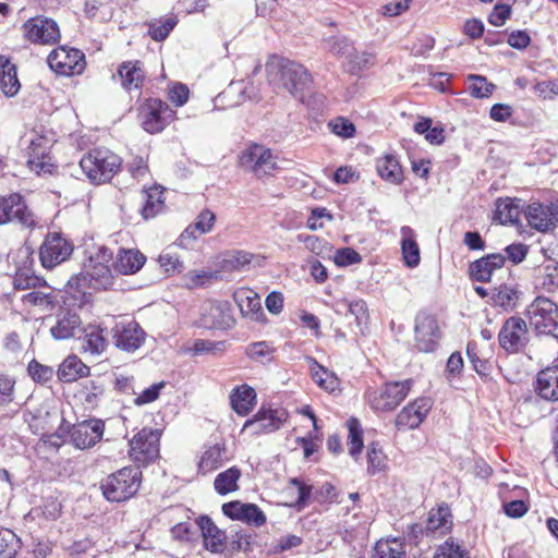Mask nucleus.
<instances>
[{
	"instance_id": "58836bf2",
	"label": "nucleus",
	"mask_w": 558,
	"mask_h": 558,
	"mask_svg": "<svg viewBox=\"0 0 558 558\" xmlns=\"http://www.w3.org/2000/svg\"><path fill=\"white\" fill-rule=\"evenodd\" d=\"M107 348V340L104 329L99 326L90 325L84 329L83 349L93 355L101 354Z\"/></svg>"
},
{
	"instance_id": "7ed1b4c3",
	"label": "nucleus",
	"mask_w": 558,
	"mask_h": 558,
	"mask_svg": "<svg viewBox=\"0 0 558 558\" xmlns=\"http://www.w3.org/2000/svg\"><path fill=\"white\" fill-rule=\"evenodd\" d=\"M121 158L108 149H94L84 155L80 167L94 183L109 181L119 170Z\"/></svg>"
},
{
	"instance_id": "f704fd0d",
	"label": "nucleus",
	"mask_w": 558,
	"mask_h": 558,
	"mask_svg": "<svg viewBox=\"0 0 558 558\" xmlns=\"http://www.w3.org/2000/svg\"><path fill=\"white\" fill-rule=\"evenodd\" d=\"M255 399V390L247 385L234 388L230 395L232 409L240 415L248 414L254 405Z\"/></svg>"
},
{
	"instance_id": "9d476101",
	"label": "nucleus",
	"mask_w": 558,
	"mask_h": 558,
	"mask_svg": "<svg viewBox=\"0 0 558 558\" xmlns=\"http://www.w3.org/2000/svg\"><path fill=\"white\" fill-rule=\"evenodd\" d=\"M73 253L72 243L58 232L48 233L39 248L44 268L52 269L69 259Z\"/></svg>"
},
{
	"instance_id": "6ab92c4d",
	"label": "nucleus",
	"mask_w": 558,
	"mask_h": 558,
	"mask_svg": "<svg viewBox=\"0 0 558 558\" xmlns=\"http://www.w3.org/2000/svg\"><path fill=\"white\" fill-rule=\"evenodd\" d=\"M113 339L117 348L133 352L144 342V331L134 320L121 322L113 328Z\"/></svg>"
},
{
	"instance_id": "cd10ccee",
	"label": "nucleus",
	"mask_w": 558,
	"mask_h": 558,
	"mask_svg": "<svg viewBox=\"0 0 558 558\" xmlns=\"http://www.w3.org/2000/svg\"><path fill=\"white\" fill-rule=\"evenodd\" d=\"M197 525L202 531L205 548L211 553L221 551L226 538L225 533L206 515L197 519Z\"/></svg>"
},
{
	"instance_id": "09e8293b",
	"label": "nucleus",
	"mask_w": 558,
	"mask_h": 558,
	"mask_svg": "<svg viewBox=\"0 0 558 558\" xmlns=\"http://www.w3.org/2000/svg\"><path fill=\"white\" fill-rule=\"evenodd\" d=\"M298 241L304 243L305 247L317 256H330L332 252L331 245L325 240L316 235L299 234Z\"/></svg>"
},
{
	"instance_id": "393cba45",
	"label": "nucleus",
	"mask_w": 558,
	"mask_h": 558,
	"mask_svg": "<svg viewBox=\"0 0 558 558\" xmlns=\"http://www.w3.org/2000/svg\"><path fill=\"white\" fill-rule=\"evenodd\" d=\"M505 263L506 257L502 254H488L470 265V276L476 281L488 282L494 271L501 269Z\"/></svg>"
},
{
	"instance_id": "7c9ffc66",
	"label": "nucleus",
	"mask_w": 558,
	"mask_h": 558,
	"mask_svg": "<svg viewBox=\"0 0 558 558\" xmlns=\"http://www.w3.org/2000/svg\"><path fill=\"white\" fill-rule=\"evenodd\" d=\"M376 169L379 177L391 184H400L403 181V172L395 155L386 154L377 158Z\"/></svg>"
},
{
	"instance_id": "6e6d98bb",
	"label": "nucleus",
	"mask_w": 558,
	"mask_h": 558,
	"mask_svg": "<svg viewBox=\"0 0 558 558\" xmlns=\"http://www.w3.org/2000/svg\"><path fill=\"white\" fill-rule=\"evenodd\" d=\"M469 80L471 81L469 90L474 98L489 97L495 88V85L487 82L486 77L484 76L470 75Z\"/></svg>"
},
{
	"instance_id": "4be33fe9",
	"label": "nucleus",
	"mask_w": 558,
	"mask_h": 558,
	"mask_svg": "<svg viewBox=\"0 0 558 558\" xmlns=\"http://www.w3.org/2000/svg\"><path fill=\"white\" fill-rule=\"evenodd\" d=\"M529 225L539 231L547 232L554 229L558 222V214L553 206L532 203L525 211Z\"/></svg>"
},
{
	"instance_id": "49530a36",
	"label": "nucleus",
	"mask_w": 558,
	"mask_h": 558,
	"mask_svg": "<svg viewBox=\"0 0 558 558\" xmlns=\"http://www.w3.org/2000/svg\"><path fill=\"white\" fill-rule=\"evenodd\" d=\"M387 468V458L377 442L373 441L367 447V473L375 475Z\"/></svg>"
},
{
	"instance_id": "e2e57ef3",
	"label": "nucleus",
	"mask_w": 558,
	"mask_h": 558,
	"mask_svg": "<svg viewBox=\"0 0 558 558\" xmlns=\"http://www.w3.org/2000/svg\"><path fill=\"white\" fill-rule=\"evenodd\" d=\"M17 551V539L9 531L0 533V558H14Z\"/></svg>"
},
{
	"instance_id": "2eb2a0df",
	"label": "nucleus",
	"mask_w": 558,
	"mask_h": 558,
	"mask_svg": "<svg viewBox=\"0 0 558 558\" xmlns=\"http://www.w3.org/2000/svg\"><path fill=\"white\" fill-rule=\"evenodd\" d=\"M440 339L436 318L427 313H420L415 324V343L422 352H433Z\"/></svg>"
},
{
	"instance_id": "de8ad7c7",
	"label": "nucleus",
	"mask_w": 558,
	"mask_h": 558,
	"mask_svg": "<svg viewBox=\"0 0 558 558\" xmlns=\"http://www.w3.org/2000/svg\"><path fill=\"white\" fill-rule=\"evenodd\" d=\"M347 60L345 66L351 73H357L375 64V56L373 53L354 49L349 53Z\"/></svg>"
},
{
	"instance_id": "338daca9",
	"label": "nucleus",
	"mask_w": 558,
	"mask_h": 558,
	"mask_svg": "<svg viewBox=\"0 0 558 558\" xmlns=\"http://www.w3.org/2000/svg\"><path fill=\"white\" fill-rule=\"evenodd\" d=\"M361 259V255L351 247L340 248L333 255L335 263L341 267L357 264Z\"/></svg>"
},
{
	"instance_id": "f8f14e48",
	"label": "nucleus",
	"mask_w": 558,
	"mask_h": 558,
	"mask_svg": "<svg viewBox=\"0 0 558 558\" xmlns=\"http://www.w3.org/2000/svg\"><path fill=\"white\" fill-rule=\"evenodd\" d=\"M527 325L518 316L509 317L498 335L500 347L508 353L521 351L527 343Z\"/></svg>"
},
{
	"instance_id": "20e7f679",
	"label": "nucleus",
	"mask_w": 558,
	"mask_h": 558,
	"mask_svg": "<svg viewBox=\"0 0 558 558\" xmlns=\"http://www.w3.org/2000/svg\"><path fill=\"white\" fill-rule=\"evenodd\" d=\"M141 471L136 468H123L109 475L101 483L105 498L109 501L121 502L133 497L141 484Z\"/></svg>"
},
{
	"instance_id": "5fc2aeb1",
	"label": "nucleus",
	"mask_w": 558,
	"mask_h": 558,
	"mask_svg": "<svg viewBox=\"0 0 558 558\" xmlns=\"http://www.w3.org/2000/svg\"><path fill=\"white\" fill-rule=\"evenodd\" d=\"M254 254L246 251H233L223 259V267L228 270H240L250 265Z\"/></svg>"
},
{
	"instance_id": "412c9836",
	"label": "nucleus",
	"mask_w": 558,
	"mask_h": 558,
	"mask_svg": "<svg viewBox=\"0 0 558 558\" xmlns=\"http://www.w3.org/2000/svg\"><path fill=\"white\" fill-rule=\"evenodd\" d=\"M223 513L233 519L254 526H262L266 522V515L255 504L230 501L222 506Z\"/></svg>"
},
{
	"instance_id": "423d86ee",
	"label": "nucleus",
	"mask_w": 558,
	"mask_h": 558,
	"mask_svg": "<svg viewBox=\"0 0 558 558\" xmlns=\"http://www.w3.org/2000/svg\"><path fill=\"white\" fill-rule=\"evenodd\" d=\"M412 386L413 379L387 383L381 389L367 393L368 403L375 411H392L407 398Z\"/></svg>"
},
{
	"instance_id": "b1692460",
	"label": "nucleus",
	"mask_w": 558,
	"mask_h": 558,
	"mask_svg": "<svg viewBox=\"0 0 558 558\" xmlns=\"http://www.w3.org/2000/svg\"><path fill=\"white\" fill-rule=\"evenodd\" d=\"M287 418V413L281 409L259 410L252 420L244 424V428L253 427L256 433H270L278 429Z\"/></svg>"
},
{
	"instance_id": "37998d69",
	"label": "nucleus",
	"mask_w": 558,
	"mask_h": 558,
	"mask_svg": "<svg viewBox=\"0 0 558 558\" xmlns=\"http://www.w3.org/2000/svg\"><path fill=\"white\" fill-rule=\"evenodd\" d=\"M225 446L214 445L205 450L198 461L199 472L206 474L220 468L223 463Z\"/></svg>"
},
{
	"instance_id": "4468645a",
	"label": "nucleus",
	"mask_w": 558,
	"mask_h": 558,
	"mask_svg": "<svg viewBox=\"0 0 558 558\" xmlns=\"http://www.w3.org/2000/svg\"><path fill=\"white\" fill-rule=\"evenodd\" d=\"M1 208H3L4 225L15 219L24 228H35L36 218L27 207L24 198L19 193L8 196H0Z\"/></svg>"
},
{
	"instance_id": "f257e3e1",
	"label": "nucleus",
	"mask_w": 558,
	"mask_h": 558,
	"mask_svg": "<svg viewBox=\"0 0 558 558\" xmlns=\"http://www.w3.org/2000/svg\"><path fill=\"white\" fill-rule=\"evenodd\" d=\"M268 83L278 89H283L296 98H302L303 92L311 85L308 71L300 63L271 56L266 62Z\"/></svg>"
},
{
	"instance_id": "052dcab7",
	"label": "nucleus",
	"mask_w": 558,
	"mask_h": 558,
	"mask_svg": "<svg viewBox=\"0 0 558 558\" xmlns=\"http://www.w3.org/2000/svg\"><path fill=\"white\" fill-rule=\"evenodd\" d=\"M328 126L333 134L343 138H350L355 133L354 124L342 117L331 120Z\"/></svg>"
},
{
	"instance_id": "c03bdc74",
	"label": "nucleus",
	"mask_w": 558,
	"mask_h": 558,
	"mask_svg": "<svg viewBox=\"0 0 558 558\" xmlns=\"http://www.w3.org/2000/svg\"><path fill=\"white\" fill-rule=\"evenodd\" d=\"M377 558H404L405 544L399 538L380 539L375 545Z\"/></svg>"
},
{
	"instance_id": "13d9d810",
	"label": "nucleus",
	"mask_w": 558,
	"mask_h": 558,
	"mask_svg": "<svg viewBox=\"0 0 558 558\" xmlns=\"http://www.w3.org/2000/svg\"><path fill=\"white\" fill-rule=\"evenodd\" d=\"M27 372L32 379L39 384H45L49 381L54 374V371L52 367L48 365L40 364L36 360H33L29 362Z\"/></svg>"
},
{
	"instance_id": "f3484780",
	"label": "nucleus",
	"mask_w": 558,
	"mask_h": 558,
	"mask_svg": "<svg viewBox=\"0 0 558 558\" xmlns=\"http://www.w3.org/2000/svg\"><path fill=\"white\" fill-rule=\"evenodd\" d=\"M111 260L112 253L106 247H100L84 265L87 276L95 281V286L106 288L111 284L112 276L109 267Z\"/></svg>"
},
{
	"instance_id": "864d4df0",
	"label": "nucleus",
	"mask_w": 558,
	"mask_h": 558,
	"mask_svg": "<svg viewBox=\"0 0 558 558\" xmlns=\"http://www.w3.org/2000/svg\"><path fill=\"white\" fill-rule=\"evenodd\" d=\"M226 348L223 341H211L206 339H196L193 341L192 345L186 349V351L191 352L194 355L202 354H217L221 353Z\"/></svg>"
},
{
	"instance_id": "a211bd4d",
	"label": "nucleus",
	"mask_w": 558,
	"mask_h": 558,
	"mask_svg": "<svg viewBox=\"0 0 558 558\" xmlns=\"http://www.w3.org/2000/svg\"><path fill=\"white\" fill-rule=\"evenodd\" d=\"M432 408L428 398H418L404 407L396 417V426L399 430L417 428Z\"/></svg>"
},
{
	"instance_id": "9b49d317",
	"label": "nucleus",
	"mask_w": 558,
	"mask_h": 558,
	"mask_svg": "<svg viewBox=\"0 0 558 558\" xmlns=\"http://www.w3.org/2000/svg\"><path fill=\"white\" fill-rule=\"evenodd\" d=\"M48 64L58 74L76 75L85 69V57L77 49L62 46L49 53Z\"/></svg>"
},
{
	"instance_id": "4c0bfd02",
	"label": "nucleus",
	"mask_w": 558,
	"mask_h": 558,
	"mask_svg": "<svg viewBox=\"0 0 558 558\" xmlns=\"http://www.w3.org/2000/svg\"><path fill=\"white\" fill-rule=\"evenodd\" d=\"M522 213L521 201L520 199H499L496 204L495 217L500 221V223H517L520 220V216Z\"/></svg>"
},
{
	"instance_id": "e433bc0d",
	"label": "nucleus",
	"mask_w": 558,
	"mask_h": 558,
	"mask_svg": "<svg viewBox=\"0 0 558 558\" xmlns=\"http://www.w3.org/2000/svg\"><path fill=\"white\" fill-rule=\"evenodd\" d=\"M451 512L447 505H441L438 508L432 509L429 511L426 521L427 531L445 534L451 530Z\"/></svg>"
},
{
	"instance_id": "a19ab883",
	"label": "nucleus",
	"mask_w": 558,
	"mask_h": 558,
	"mask_svg": "<svg viewBox=\"0 0 558 558\" xmlns=\"http://www.w3.org/2000/svg\"><path fill=\"white\" fill-rule=\"evenodd\" d=\"M537 281L544 291L556 292L558 290V262L548 259L539 266Z\"/></svg>"
},
{
	"instance_id": "680f3d73",
	"label": "nucleus",
	"mask_w": 558,
	"mask_h": 558,
	"mask_svg": "<svg viewBox=\"0 0 558 558\" xmlns=\"http://www.w3.org/2000/svg\"><path fill=\"white\" fill-rule=\"evenodd\" d=\"M218 272L206 270H193L185 275V283L189 288H197L205 284L207 281L218 279Z\"/></svg>"
},
{
	"instance_id": "39448f33",
	"label": "nucleus",
	"mask_w": 558,
	"mask_h": 558,
	"mask_svg": "<svg viewBox=\"0 0 558 558\" xmlns=\"http://www.w3.org/2000/svg\"><path fill=\"white\" fill-rule=\"evenodd\" d=\"M530 324L538 333L558 338V305L545 296H537L527 307Z\"/></svg>"
},
{
	"instance_id": "dca6fc26",
	"label": "nucleus",
	"mask_w": 558,
	"mask_h": 558,
	"mask_svg": "<svg viewBox=\"0 0 558 558\" xmlns=\"http://www.w3.org/2000/svg\"><path fill=\"white\" fill-rule=\"evenodd\" d=\"M104 430V421L86 420L72 427L70 437L76 448L87 449L95 446L102 438Z\"/></svg>"
},
{
	"instance_id": "0e129e2a",
	"label": "nucleus",
	"mask_w": 558,
	"mask_h": 558,
	"mask_svg": "<svg viewBox=\"0 0 558 558\" xmlns=\"http://www.w3.org/2000/svg\"><path fill=\"white\" fill-rule=\"evenodd\" d=\"M158 262L160 267L168 274L181 272L183 269V263L180 260L179 256L168 251L159 255Z\"/></svg>"
},
{
	"instance_id": "8fccbe9b",
	"label": "nucleus",
	"mask_w": 558,
	"mask_h": 558,
	"mask_svg": "<svg viewBox=\"0 0 558 558\" xmlns=\"http://www.w3.org/2000/svg\"><path fill=\"white\" fill-rule=\"evenodd\" d=\"M434 558H469V551L453 538H448L437 547Z\"/></svg>"
},
{
	"instance_id": "aec40b11",
	"label": "nucleus",
	"mask_w": 558,
	"mask_h": 558,
	"mask_svg": "<svg viewBox=\"0 0 558 558\" xmlns=\"http://www.w3.org/2000/svg\"><path fill=\"white\" fill-rule=\"evenodd\" d=\"M232 324L230 305L228 302L208 301L202 307L201 325L205 328L225 329Z\"/></svg>"
},
{
	"instance_id": "79ce46f5",
	"label": "nucleus",
	"mask_w": 558,
	"mask_h": 558,
	"mask_svg": "<svg viewBox=\"0 0 558 558\" xmlns=\"http://www.w3.org/2000/svg\"><path fill=\"white\" fill-rule=\"evenodd\" d=\"M241 477V471L236 466H231L228 470L219 473L215 481L214 487L219 495H227L238 490V481Z\"/></svg>"
},
{
	"instance_id": "4d7b16f0",
	"label": "nucleus",
	"mask_w": 558,
	"mask_h": 558,
	"mask_svg": "<svg viewBox=\"0 0 558 558\" xmlns=\"http://www.w3.org/2000/svg\"><path fill=\"white\" fill-rule=\"evenodd\" d=\"M272 353L274 348L266 341L255 342L246 348L247 356L257 362L269 361Z\"/></svg>"
},
{
	"instance_id": "bf43d9fd",
	"label": "nucleus",
	"mask_w": 558,
	"mask_h": 558,
	"mask_svg": "<svg viewBox=\"0 0 558 558\" xmlns=\"http://www.w3.org/2000/svg\"><path fill=\"white\" fill-rule=\"evenodd\" d=\"M517 292L510 287L500 286L496 288L493 293V301L495 305L501 307H511L514 305Z\"/></svg>"
},
{
	"instance_id": "5701e85b",
	"label": "nucleus",
	"mask_w": 558,
	"mask_h": 558,
	"mask_svg": "<svg viewBox=\"0 0 558 558\" xmlns=\"http://www.w3.org/2000/svg\"><path fill=\"white\" fill-rule=\"evenodd\" d=\"M233 299L243 316L255 320L264 322L265 314L258 294L248 288H242L234 292Z\"/></svg>"
},
{
	"instance_id": "a18cd8bd",
	"label": "nucleus",
	"mask_w": 558,
	"mask_h": 558,
	"mask_svg": "<svg viewBox=\"0 0 558 558\" xmlns=\"http://www.w3.org/2000/svg\"><path fill=\"white\" fill-rule=\"evenodd\" d=\"M347 428L349 430L348 435V451L349 454L357 460L362 449H363V430L360 422L351 417L347 421Z\"/></svg>"
},
{
	"instance_id": "2f4dec72",
	"label": "nucleus",
	"mask_w": 558,
	"mask_h": 558,
	"mask_svg": "<svg viewBox=\"0 0 558 558\" xmlns=\"http://www.w3.org/2000/svg\"><path fill=\"white\" fill-rule=\"evenodd\" d=\"M33 290L22 296L23 306L26 308H37L41 313L51 312L57 305V296L54 292Z\"/></svg>"
},
{
	"instance_id": "a878e982",
	"label": "nucleus",
	"mask_w": 558,
	"mask_h": 558,
	"mask_svg": "<svg viewBox=\"0 0 558 558\" xmlns=\"http://www.w3.org/2000/svg\"><path fill=\"white\" fill-rule=\"evenodd\" d=\"M146 256L137 248H120L113 267L121 275H133L143 268Z\"/></svg>"
},
{
	"instance_id": "c9c22d12",
	"label": "nucleus",
	"mask_w": 558,
	"mask_h": 558,
	"mask_svg": "<svg viewBox=\"0 0 558 558\" xmlns=\"http://www.w3.org/2000/svg\"><path fill=\"white\" fill-rule=\"evenodd\" d=\"M119 76L126 90L140 89L144 81V71L138 61H128L120 65Z\"/></svg>"
},
{
	"instance_id": "0eeeda50",
	"label": "nucleus",
	"mask_w": 558,
	"mask_h": 558,
	"mask_svg": "<svg viewBox=\"0 0 558 558\" xmlns=\"http://www.w3.org/2000/svg\"><path fill=\"white\" fill-rule=\"evenodd\" d=\"M140 118L143 129L155 134L161 132L174 119V111L167 102L150 98L141 106Z\"/></svg>"
},
{
	"instance_id": "69168bd1",
	"label": "nucleus",
	"mask_w": 558,
	"mask_h": 558,
	"mask_svg": "<svg viewBox=\"0 0 558 558\" xmlns=\"http://www.w3.org/2000/svg\"><path fill=\"white\" fill-rule=\"evenodd\" d=\"M104 393V387L95 380L87 381L82 389L85 403L89 405L97 404L99 398Z\"/></svg>"
},
{
	"instance_id": "72a5a7b5",
	"label": "nucleus",
	"mask_w": 558,
	"mask_h": 558,
	"mask_svg": "<svg viewBox=\"0 0 558 558\" xmlns=\"http://www.w3.org/2000/svg\"><path fill=\"white\" fill-rule=\"evenodd\" d=\"M144 205L141 209L144 219H150L165 208L163 190L161 186H151L143 191Z\"/></svg>"
},
{
	"instance_id": "c85d7f7f",
	"label": "nucleus",
	"mask_w": 558,
	"mask_h": 558,
	"mask_svg": "<svg viewBox=\"0 0 558 558\" xmlns=\"http://www.w3.org/2000/svg\"><path fill=\"white\" fill-rule=\"evenodd\" d=\"M81 324V318L76 313L64 312L58 315L56 325L50 328V333L57 340L70 339L74 337Z\"/></svg>"
},
{
	"instance_id": "774afa93",
	"label": "nucleus",
	"mask_w": 558,
	"mask_h": 558,
	"mask_svg": "<svg viewBox=\"0 0 558 558\" xmlns=\"http://www.w3.org/2000/svg\"><path fill=\"white\" fill-rule=\"evenodd\" d=\"M175 24L177 20L174 17H167L160 25H151L149 27V35L154 40H163L168 37Z\"/></svg>"
},
{
	"instance_id": "bb28decb",
	"label": "nucleus",
	"mask_w": 558,
	"mask_h": 558,
	"mask_svg": "<svg viewBox=\"0 0 558 558\" xmlns=\"http://www.w3.org/2000/svg\"><path fill=\"white\" fill-rule=\"evenodd\" d=\"M90 368L76 355H69L60 364L57 376L63 383H73L89 375Z\"/></svg>"
},
{
	"instance_id": "473e14b6",
	"label": "nucleus",
	"mask_w": 558,
	"mask_h": 558,
	"mask_svg": "<svg viewBox=\"0 0 558 558\" xmlns=\"http://www.w3.org/2000/svg\"><path fill=\"white\" fill-rule=\"evenodd\" d=\"M536 389L543 399L558 400V366L547 367L538 374Z\"/></svg>"
},
{
	"instance_id": "ddd939ff",
	"label": "nucleus",
	"mask_w": 558,
	"mask_h": 558,
	"mask_svg": "<svg viewBox=\"0 0 558 558\" xmlns=\"http://www.w3.org/2000/svg\"><path fill=\"white\" fill-rule=\"evenodd\" d=\"M23 28L26 39L34 44L51 45L60 38L58 24L51 19L32 17L24 23Z\"/></svg>"
},
{
	"instance_id": "6e6552de",
	"label": "nucleus",
	"mask_w": 558,
	"mask_h": 558,
	"mask_svg": "<svg viewBox=\"0 0 558 558\" xmlns=\"http://www.w3.org/2000/svg\"><path fill=\"white\" fill-rule=\"evenodd\" d=\"M160 432L143 428L130 440V458L142 464H147L159 457Z\"/></svg>"
},
{
	"instance_id": "c756f323",
	"label": "nucleus",
	"mask_w": 558,
	"mask_h": 558,
	"mask_svg": "<svg viewBox=\"0 0 558 558\" xmlns=\"http://www.w3.org/2000/svg\"><path fill=\"white\" fill-rule=\"evenodd\" d=\"M21 88L16 66L9 59L0 56V89L7 97L15 96Z\"/></svg>"
},
{
	"instance_id": "ea45409f",
	"label": "nucleus",
	"mask_w": 558,
	"mask_h": 558,
	"mask_svg": "<svg viewBox=\"0 0 558 558\" xmlns=\"http://www.w3.org/2000/svg\"><path fill=\"white\" fill-rule=\"evenodd\" d=\"M401 250L405 264L415 267L420 264V248L415 241L414 231L410 227L401 228Z\"/></svg>"
},
{
	"instance_id": "1a4fd4ad",
	"label": "nucleus",
	"mask_w": 558,
	"mask_h": 558,
	"mask_svg": "<svg viewBox=\"0 0 558 558\" xmlns=\"http://www.w3.org/2000/svg\"><path fill=\"white\" fill-rule=\"evenodd\" d=\"M277 156L270 148L260 144L248 145L240 156V162L258 178L271 174L277 166Z\"/></svg>"
},
{
	"instance_id": "f03ea898",
	"label": "nucleus",
	"mask_w": 558,
	"mask_h": 558,
	"mask_svg": "<svg viewBox=\"0 0 558 558\" xmlns=\"http://www.w3.org/2000/svg\"><path fill=\"white\" fill-rule=\"evenodd\" d=\"M23 145L27 147V166L31 171L38 175L52 174L57 166L50 156V149L56 143L54 134L39 126L24 134Z\"/></svg>"
},
{
	"instance_id": "603ef678",
	"label": "nucleus",
	"mask_w": 558,
	"mask_h": 558,
	"mask_svg": "<svg viewBox=\"0 0 558 558\" xmlns=\"http://www.w3.org/2000/svg\"><path fill=\"white\" fill-rule=\"evenodd\" d=\"M215 221H216V215L209 209H204L197 216L195 223L187 227L185 229L184 233L191 234L193 236H194V231H197L199 234H206V233L210 232V230L214 227Z\"/></svg>"
},
{
	"instance_id": "3c124183",
	"label": "nucleus",
	"mask_w": 558,
	"mask_h": 558,
	"mask_svg": "<svg viewBox=\"0 0 558 558\" xmlns=\"http://www.w3.org/2000/svg\"><path fill=\"white\" fill-rule=\"evenodd\" d=\"M312 377L320 388L329 392H333L339 388V379L337 376L320 365L313 368Z\"/></svg>"
}]
</instances>
